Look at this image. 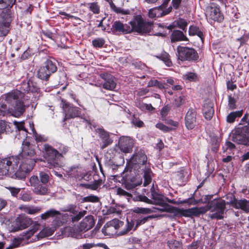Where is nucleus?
Here are the masks:
<instances>
[{
	"label": "nucleus",
	"instance_id": "f257e3e1",
	"mask_svg": "<svg viewBox=\"0 0 249 249\" xmlns=\"http://www.w3.org/2000/svg\"><path fill=\"white\" fill-rule=\"evenodd\" d=\"M225 208V200L214 199L205 207H195L186 210L179 209L178 212L183 216L190 217L199 216L200 214L210 211L211 213L209 214V217L211 219H222Z\"/></svg>",
	"mask_w": 249,
	"mask_h": 249
},
{
	"label": "nucleus",
	"instance_id": "f03ea898",
	"mask_svg": "<svg viewBox=\"0 0 249 249\" xmlns=\"http://www.w3.org/2000/svg\"><path fill=\"white\" fill-rule=\"evenodd\" d=\"M147 156L143 151H140L134 154L129 161L131 168L138 172V174L143 173L144 186L151 181L152 172L147 161Z\"/></svg>",
	"mask_w": 249,
	"mask_h": 249
},
{
	"label": "nucleus",
	"instance_id": "7ed1b4c3",
	"mask_svg": "<svg viewBox=\"0 0 249 249\" xmlns=\"http://www.w3.org/2000/svg\"><path fill=\"white\" fill-rule=\"evenodd\" d=\"M44 147V158L48 163V167L50 169L61 167L62 166L61 159L68 152V147L61 145L58 147V150L48 144H45Z\"/></svg>",
	"mask_w": 249,
	"mask_h": 249
},
{
	"label": "nucleus",
	"instance_id": "20e7f679",
	"mask_svg": "<svg viewBox=\"0 0 249 249\" xmlns=\"http://www.w3.org/2000/svg\"><path fill=\"white\" fill-rule=\"evenodd\" d=\"M24 97V93L18 90H12L11 92L3 94L2 98L7 104L9 105L10 108H14L16 106L19 105L23 108L21 111V115L25 112L27 107L24 105L22 99Z\"/></svg>",
	"mask_w": 249,
	"mask_h": 249
},
{
	"label": "nucleus",
	"instance_id": "39448f33",
	"mask_svg": "<svg viewBox=\"0 0 249 249\" xmlns=\"http://www.w3.org/2000/svg\"><path fill=\"white\" fill-rule=\"evenodd\" d=\"M19 162L18 157H11L0 160V176L10 177Z\"/></svg>",
	"mask_w": 249,
	"mask_h": 249
},
{
	"label": "nucleus",
	"instance_id": "423d86ee",
	"mask_svg": "<svg viewBox=\"0 0 249 249\" xmlns=\"http://www.w3.org/2000/svg\"><path fill=\"white\" fill-rule=\"evenodd\" d=\"M249 125L234 129L230 134L231 140L238 144L249 145Z\"/></svg>",
	"mask_w": 249,
	"mask_h": 249
},
{
	"label": "nucleus",
	"instance_id": "0eeeda50",
	"mask_svg": "<svg viewBox=\"0 0 249 249\" xmlns=\"http://www.w3.org/2000/svg\"><path fill=\"white\" fill-rule=\"evenodd\" d=\"M35 146L30 143L27 140L22 142V151L20 153V157L21 158V161L27 162L28 164L32 163L35 165L36 162L35 158L36 152L35 149Z\"/></svg>",
	"mask_w": 249,
	"mask_h": 249
},
{
	"label": "nucleus",
	"instance_id": "6e6552de",
	"mask_svg": "<svg viewBox=\"0 0 249 249\" xmlns=\"http://www.w3.org/2000/svg\"><path fill=\"white\" fill-rule=\"evenodd\" d=\"M129 23L131 25L130 28H132V31L137 32L141 34L149 33L152 28V24L144 21L140 16H136Z\"/></svg>",
	"mask_w": 249,
	"mask_h": 249
},
{
	"label": "nucleus",
	"instance_id": "1a4fd4ad",
	"mask_svg": "<svg viewBox=\"0 0 249 249\" xmlns=\"http://www.w3.org/2000/svg\"><path fill=\"white\" fill-rule=\"evenodd\" d=\"M178 58L181 61H196L198 59L197 52L193 48L178 46L177 48Z\"/></svg>",
	"mask_w": 249,
	"mask_h": 249
},
{
	"label": "nucleus",
	"instance_id": "9d476101",
	"mask_svg": "<svg viewBox=\"0 0 249 249\" xmlns=\"http://www.w3.org/2000/svg\"><path fill=\"white\" fill-rule=\"evenodd\" d=\"M61 106L65 113L64 121L81 116V110L79 107L69 104L64 100L61 101Z\"/></svg>",
	"mask_w": 249,
	"mask_h": 249
},
{
	"label": "nucleus",
	"instance_id": "9b49d317",
	"mask_svg": "<svg viewBox=\"0 0 249 249\" xmlns=\"http://www.w3.org/2000/svg\"><path fill=\"white\" fill-rule=\"evenodd\" d=\"M31 186L34 188L33 192L37 195L45 196L50 193V190L46 184L40 182L37 176H32L30 178Z\"/></svg>",
	"mask_w": 249,
	"mask_h": 249
},
{
	"label": "nucleus",
	"instance_id": "f8f14e48",
	"mask_svg": "<svg viewBox=\"0 0 249 249\" xmlns=\"http://www.w3.org/2000/svg\"><path fill=\"white\" fill-rule=\"evenodd\" d=\"M123 225V221L118 219H113L104 225L102 231L105 235L113 236L117 233L118 230Z\"/></svg>",
	"mask_w": 249,
	"mask_h": 249
},
{
	"label": "nucleus",
	"instance_id": "ddd939ff",
	"mask_svg": "<svg viewBox=\"0 0 249 249\" xmlns=\"http://www.w3.org/2000/svg\"><path fill=\"white\" fill-rule=\"evenodd\" d=\"M151 196L153 199V204L159 205L163 207V208H156V210L165 212H171L172 211V207L166 203V197L163 195L157 193L154 190H152Z\"/></svg>",
	"mask_w": 249,
	"mask_h": 249
},
{
	"label": "nucleus",
	"instance_id": "4468645a",
	"mask_svg": "<svg viewBox=\"0 0 249 249\" xmlns=\"http://www.w3.org/2000/svg\"><path fill=\"white\" fill-rule=\"evenodd\" d=\"M34 166V165H32V162L30 164H28L27 162L21 161L19 168H18V165L14 170L15 172L13 174H11L10 177L14 178L15 177L18 179H24L25 178L26 174L32 170Z\"/></svg>",
	"mask_w": 249,
	"mask_h": 249
},
{
	"label": "nucleus",
	"instance_id": "2eb2a0df",
	"mask_svg": "<svg viewBox=\"0 0 249 249\" xmlns=\"http://www.w3.org/2000/svg\"><path fill=\"white\" fill-rule=\"evenodd\" d=\"M31 218L23 215L18 216L12 225V231H17L28 227L32 224Z\"/></svg>",
	"mask_w": 249,
	"mask_h": 249
},
{
	"label": "nucleus",
	"instance_id": "dca6fc26",
	"mask_svg": "<svg viewBox=\"0 0 249 249\" xmlns=\"http://www.w3.org/2000/svg\"><path fill=\"white\" fill-rule=\"evenodd\" d=\"M23 110L21 106L17 105L13 108L7 107V105L2 103L0 104V116H4L10 114L16 117H18L21 115V111Z\"/></svg>",
	"mask_w": 249,
	"mask_h": 249
},
{
	"label": "nucleus",
	"instance_id": "f3484780",
	"mask_svg": "<svg viewBox=\"0 0 249 249\" xmlns=\"http://www.w3.org/2000/svg\"><path fill=\"white\" fill-rule=\"evenodd\" d=\"M119 147L124 153H129L133 146V141L128 137H121L119 141Z\"/></svg>",
	"mask_w": 249,
	"mask_h": 249
},
{
	"label": "nucleus",
	"instance_id": "a211bd4d",
	"mask_svg": "<svg viewBox=\"0 0 249 249\" xmlns=\"http://www.w3.org/2000/svg\"><path fill=\"white\" fill-rule=\"evenodd\" d=\"M100 77L104 79L105 82L103 84L104 89L112 90L116 86V83L114 80V77L110 74L107 73H103L100 74Z\"/></svg>",
	"mask_w": 249,
	"mask_h": 249
},
{
	"label": "nucleus",
	"instance_id": "6ab92c4d",
	"mask_svg": "<svg viewBox=\"0 0 249 249\" xmlns=\"http://www.w3.org/2000/svg\"><path fill=\"white\" fill-rule=\"evenodd\" d=\"M228 203L235 209H240L246 213H249V200L246 199L238 200L233 196Z\"/></svg>",
	"mask_w": 249,
	"mask_h": 249
},
{
	"label": "nucleus",
	"instance_id": "aec40b11",
	"mask_svg": "<svg viewBox=\"0 0 249 249\" xmlns=\"http://www.w3.org/2000/svg\"><path fill=\"white\" fill-rule=\"evenodd\" d=\"M100 138L102 142L100 143V147L102 149H104L110 144H111L113 141L110 138L109 133L102 128H98L97 130Z\"/></svg>",
	"mask_w": 249,
	"mask_h": 249
},
{
	"label": "nucleus",
	"instance_id": "412c9836",
	"mask_svg": "<svg viewBox=\"0 0 249 249\" xmlns=\"http://www.w3.org/2000/svg\"><path fill=\"white\" fill-rule=\"evenodd\" d=\"M196 111L193 109H190L187 112L185 116V124L188 129H192L196 125Z\"/></svg>",
	"mask_w": 249,
	"mask_h": 249
},
{
	"label": "nucleus",
	"instance_id": "4be33fe9",
	"mask_svg": "<svg viewBox=\"0 0 249 249\" xmlns=\"http://www.w3.org/2000/svg\"><path fill=\"white\" fill-rule=\"evenodd\" d=\"M208 16L209 20L219 22H221L224 19L223 15L217 7H211L208 12Z\"/></svg>",
	"mask_w": 249,
	"mask_h": 249
},
{
	"label": "nucleus",
	"instance_id": "5701e85b",
	"mask_svg": "<svg viewBox=\"0 0 249 249\" xmlns=\"http://www.w3.org/2000/svg\"><path fill=\"white\" fill-rule=\"evenodd\" d=\"M113 32H120L123 33H129L132 32V28L127 24H124L120 21H116L112 24L111 28Z\"/></svg>",
	"mask_w": 249,
	"mask_h": 249
},
{
	"label": "nucleus",
	"instance_id": "b1692460",
	"mask_svg": "<svg viewBox=\"0 0 249 249\" xmlns=\"http://www.w3.org/2000/svg\"><path fill=\"white\" fill-rule=\"evenodd\" d=\"M94 225V221L93 216L88 215L83 220L79 226L81 229V230H83L85 232L91 229Z\"/></svg>",
	"mask_w": 249,
	"mask_h": 249
},
{
	"label": "nucleus",
	"instance_id": "393cba45",
	"mask_svg": "<svg viewBox=\"0 0 249 249\" xmlns=\"http://www.w3.org/2000/svg\"><path fill=\"white\" fill-rule=\"evenodd\" d=\"M81 228L79 225H78L76 227L71 228V227H68L65 229V231L68 233V236H70L73 238H76L77 239L82 238V233L84 232L83 230H81Z\"/></svg>",
	"mask_w": 249,
	"mask_h": 249
},
{
	"label": "nucleus",
	"instance_id": "a878e982",
	"mask_svg": "<svg viewBox=\"0 0 249 249\" xmlns=\"http://www.w3.org/2000/svg\"><path fill=\"white\" fill-rule=\"evenodd\" d=\"M203 111L205 118L207 120H211L214 114L213 104L211 102L205 104L203 106Z\"/></svg>",
	"mask_w": 249,
	"mask_h": 249
},
{
	"label": "nucleus",
	"instance_id": "bb28decb",
	"mask_svg": "<svg viewBox=\"0 0 249 249\" xmlns=\"http://www.w3.org/2000/svg\"><path fill=\"white\" fill-rule=\"evenodd\" d=\"M171 40L172 42H174L181 41H188V39L182 31L174 30L171 36Z\"/></svg>",
	"mask_w": 249,
	"mask_h": 249
},
{
	"label": "nucleus",
	"instance_id": "cd10ccee",
	"mask_svg": "<svg viewBox=\"0 0 249 249\" xmlns=\"http://www.w3.org/2000/svg\"><path fill=\"white\" fill-rule=\"evenodd\" d=\"M61 214V213L53 209H51L42 213L40 217L43 220H46L49 218H57Z\"/></svg>",
	"mask_w": 249,
	"mask_h": 249
},
{
	"label": "nucleus",
	"instance_id": "c85d7f7f",
	"mask_svg": "<svg viewBox=\"0 0 249 249\" xmlns=\"http://www.w3.org/2000/svg\"><path fill=\"white\" fill-rule=\"evenodd\" d=\"M163 8L162 6L160 5L158 7L151 9L149 12V16L151 18L160 17L167 14V13H165L163 11Z\"/></svg>",
	"mask_w": 249,
	"mask_h": 249
},
{
	"label": "nucleus",
	"instance_id": "c756f323",
	"mask_svg": "<svg viewBox=\"0 0 249 249\" xmlns=\"http://www.w3.org/2000/svg\"><path fill=\"white\" fill-rule=\"evenodd\" d=\"M53 73V72L49 71L44 66H42L38 70L37 75L39 78L43 80H47Z\"/></svg>",
	"mask_w": 249,
	"mask_h": 249
},
{
	"label": "nucleus",
	"instance_id": "7c9ffc66",
	"mask_svg": "<svg viewBox=\"0 0 249 249\" xmlns=\"http://www.w3.org/2000/svg\"><path fill=\"white\" fill-rule=\"evenodd\" d=\"M140 184V182L136 181L135 178L133 177L130 179H126L124 183L125 188L128 190H131Z\"/></svg>",
	"mask_w": 249,
	"mask_h": 249
},
{
	"label": "nucleus",
	"instance_id": "2f4dec72",
	"mask_svg": "<svg viewBox=\"0 0 249 249\" xmlns=\"http://www.w3.org/2000/svg\"><path fill=\"white\" fill-rule=\"evenodd\" d=\"M10 25V19L7 21H0V36H6L8 32Z\"/></svg>",
	"mask_w": 249,
	"mask_h": 249
},
{
	"label": "nucleus",
	"instance_id": "473e14b6",
	"mask_svg": "<svg viewBox=\"0 0 249 249\" xmlns=\"http://www.w3.org/2000/svg\"><path fill=\"white\" fill-rule=\"evenodd\" d=\"M189 34L190 36H197L202 41L204 39V36L202 32L198 27L195 25H191L189 27Z\"/></svg>",
	"mask_w": 249,
	"mask_h": 249
},
{
	"label": "nucleus",
	"instance_id": "72a5a7b5",
	"mask_svg": "<svg viewBox=\"0 0 249 249\" xmlns=\"http://www.w3.org/2000/svg\"><path fill=\"white\" fill-rule=\"evenodd\" d=\"M133 212L136 213L150 214L156 212V207H153L152 208L135 207L133 210Z\"/></svg>",
	"mask_w": 249,
	"mask_h": 249
},
{
	"label": "nucleus",
	"instance_id": "f704fd0d",
	"mask_svg": "<svg viewBox=\"0 0 249 249\" xmlns=\"http://www.w3.org/2000/svg\"><path fill=\"white\" fill-rule=\"evenodd\" d=\"M156 57L162 60L167 67L172 66V62L170 59V55L168 53L163 52L159 55H156Z\"/></svg>",
	"mask_w": 249,
	"mask_h": 249
},
{
	"label": "nucleus",
	"instance_id": "c9c22d12",
	"mask_svg": "<svg viewBox=\"0 0 249 249\" xmlns=\"http://www.w3.org/2000/svg\"><path fill=\"white\" fill-rule=\"evenodd\" d=\"M19 208L27 213L30 214H34L39 213L41 210V208L38 207L22 206Z\"/></svg>",
	"mask_w": 249,
	"mask_h": 249
},
{
	"label": "nucleus",
	"instance_id": "e433bc0d",
	"mask_svg": "<svg viewBox=\"0 0 249 249\" xmlns=\"http://www.w3.org/2000/svg\"><path fill=\"white\" fill-rule=\"evenodd\" d=\"M44 67L51 72L54 73L57 71V67L54 61L51 59L47 60L44 63Z\"/></svg>",
	"mask_w": 249,
	"mask_h": 249
},
{
	"label": "nucleus",
	"instance_id": "4c0bfd02",
	"mask_svg": "<svg viewBox=\"0 0 249 249\" xmlns=\"http://www.w3.org/2000/svg\"><path fill=\"white\" fill-rule=\"evenodd\" d=\"M54 231L50 228L46 227L41 230L37 235L38 239L44 238L52 235Z\"/></svg>",
	"mask_w": 249,
	"mask_h": 249
},
{
	"label": "nucleus",
	"instance_id": "58836bf2",
	"mask_svg": "<svg viewBox=\"0 0 249 249\" xmlns=\"http://www.w3.org/2000/svg\"><path fill=\"white\" fill-rule=\"evenodd\" d=\"M243 111H236L230 113L227 117V121L229 123H232L236 118L241 117L242 115Z\"/></svg>",
	"mask_w": 249,
	"mask_h": 249
},
{
	"label": "nucleus",
	"instance_id": "ea45409f",
	"mask_svg": "<svg viewBox=\"0 0 249 249\" xmlns=\"http://www.w3.org/2000/svg\"><path fill=\"white\" fill-rule=\"evenodd\" d=\"M108 2L111 8L113 10L117 13H120L123 15H127L129 14L128 10H124L121 8L117 7L114 3L113 2L112 0H106Z\"/></svg>",
	"mask_w": 249,
	"mask_h": 249
},
{
	"label": "nucleus",
	"instance_id": "a19ab883",
	"mask_svg": "<svg viewBox=\"0 0 249 249\" xmlns=\"http://www.w3.org/2000/svg\"><path fill=\"white\" fill-rule=\"evenodd\" d=\"M157 217L156 215H152L137 219L136 220V226L134 230H136L139 226L145 224L149 219H151Z\"/></svg>",
	"mask_w": 249,
	"mask_h": 249
},
{
	"label": "nucleus",
	"instance_id": "79ce46f5",
	"mask_svg": "<svg viewBox=\"0 0 249 249\" xmlns=\"http://www.w3.org/2000/svg\"><path fill=\"white\" fill-rule=\"evenodd\" d=\"M16 0H0V9L11 8Z\"/></svg>",
	"mask_w": 249,
	"mask_h": 249
},
{
	"label": "nucleus",
	"instance_id": "37998d69",
	"mask_svg": "<svg viewBox=\"0 0 249 249\" xmlns=\"http://www.w3.org/2000/svg\"><path fill=\"white\" fill-rule=\"evenodd\" d=\"M167 245L170 249H181V244L179 241L172 239L168 241Z\"/></svg>",
	"mask_w": 249,
	"mask_h": 249
},
{
	"label": "nucleus",
	"instance_id": "c03bdc74",
	"mask_svg": "<svg viewBox=\"0 0 249 249\" xmlns=\"http://www.w3.org/2000/svg\"><path fill=\"white\" fill-rule=\"evenodd\" d=\"M38 177L39 181L43 184H47L50 181V176L49 174L45 172H39Z\"/></svg>",
	"mask_w": 249,
	"mask_h": 249
},
{
	"label": "nucleus",
	"instance_id": "a18cd8bd",
	"mask_svg": "<svg viewBox=\"0 0 249 249\" xmlns=\"http://www.w3.org/2000/svg\"><path fill=\"white\" fill-rule=\"evenodd\" d=\"M40 226L39 224L36 222L33 225V228L30 231L25 232V238L28 239L33 235L38 230Z\"/></svg>",
	"mask_w": 249,
	"mask_h": 249
},
{
	"label": "nucleus",
	"instance_id": "49530a36",
	"mask_svg": "<svg viewBox=\"0 0 249 249\" xmlns=\"http://www.w3.org/2000/svg\"><path fill=\"white\" fill-rule=\"evenodd\" d=\"M87 213V212L85 210L80 211L74 214L75 215L71 217V222H75L78 221L83 217H84Z\"/></svg>",
	"mask_w": 249,
	"mask_h": 249
},
{
	"label": "nucleus",
	"instance_id": "de8ad7c7",
	"mask_svg": "<svg viewBox=\"0 0 249 249\" xmlns=\"http://www.w3.org/2000/svg\"><path fill=\"white\" fill-rule=\"evenodd\" d=\"M99 201V197L97 196L94 195H90L89 196H87L86 197H84L82 199V203L83 202H97Z\"/></svg>",
	"mask_w": 249,
	"mask_h": 249
},
{
	"label": "nucleus",
	"instance_id": "09e8293b",
	"mask_svg": "<svg viewBox=\"0 0 249 249\" xmlns=\"http://www.w3.org/2000/svg\"><path fill=\"white\" fill-rule=\"evenodd\" d=\"M117 194L120 196H125L128 200L132 197V195L130 193L125 191L121 188H118L117 189Z\"/></svg>",
	"mask_w": 249,
	"mask_h": 249
},
{
	"label": "nucleus",
	"instance_id": "8fccbe9b",
	"mask_svg": "<svg viewBox=\"0 0 249 249\" xmlns=\"http://www.w3.org/2000/svg\"><path fill=\"white\" fill-rule=\"evenodd\" d=\"M134 223L133 222H129L127 221V224L126 225V229L124 230H123L119 232L118 233V235H123L126 234L128 233L130 231H131L133 227Z\"/></svg>",
	"mask_w": 249,
	"mask_h": 249
},
{
	"label": "nucleus",
	"instance_id": "3c124183",
	"mask_svg": "<svg viewBox=\"0 0 249 249\" xmlns=\"http://www.w3.org/2000/svg\"><path fill=\"white\" fill-rule=\"evenodd\" d=\"M105 41L103 38H97L92 40V43L94 47L101 48L105 44Z\"/></svg>",
	"mask_w": 249,
	"mask_h": 249
},
{
	"label": "nucleus",
	"instance_id": "603ef678",
	"mask_svg": "<svg viewBox=\"0 0 249 249\" xmlns=\"http://www.w3.org/2000/svg\"><path fill=\"white\" fill-rule=\"evenodd\" d=\"M62 211L64 212H68L73 214H76L78 212L76 210V206L74 204L68 205L66 208L63 209Z\"/></svg>",
	"mask_w": 249,
	"mask_h": 249
},
{
	"label": "nucleus",
	"instance_id": "864d4df0",
	"mask_svg": "<svg viewBox=\"0 0 249 249\" xmlns=\"http://www.w3.org/2000/svg\"><path fill=\"white\" fill-rule=\"evenodd\" d=\"M27 238H25V233H24V234L23 235L22 237H19L18 238H15L12 243V247L14 248H16L18 247L20 244L22 243V241Z\"/></svg>",
	"mask_w": 249,
	"mask_h": 249
},
{
	"label": "nucleus",
	"instance_id": "5fc2aeb1",
	"mask_svg": "<svg viewBox=\"0 0 249 249\" xmlns=\"http://www.w3.org/2000/svg\"><path fill=\"white\" fill-rule=\"evenodd\" d=\"M183 78L189 81H196L197 79L196 75L193 72H188L183 75Z\"/></svg>",
	"mask_w": 249,
	"mask_h": 249
},
{
	"label": "nucleus",
	"instance_id": "6e6d98bb",
	"mask_svg": "<svg viewBox=\"0 0 249 249\" xmlns=\"http://www.w3.org/2000/svg\"><path fill=\"white\" fill-rule=\"evenodd\" d=\"M228 105L231 109H233L236 108V101L233 97L231 95L228 96Z\"/></svg>",
	"mask_w": 249,
	"mask_h": 249
},
{
	"label": "nucleus",
	"instance_id": "4d7b16f0",
	"mask_svg": "<svg viewBox=\"0 0 249 249\" xmlns=\"http://www.w3.org/2000/svg\"><path fill=\"white\" fill-rule=\"evenodd\" d=\"M184 99L183 96L177 97L174 102V105L177 107H180L181 105L184 103Z\"/></svg>",
	"mask_w": 249,
	"mask_h": 249
},
{
	"label": "nucleus",
	"instance_id": "13d9d810",
	"mask_svg": "<svg viewBox=\"0 0 249 249\" xmlns=\"http://www.w3.org/2000/svg\"><path fill=\"white\" fill-rule=\"evenodd\" d=\"M156 126L157 128L164 132H169L172 130V128L169 127L162 123H158L156 125Z\"/></svg>",
	"mask_w": 249,
	"mask_h": 249
},
{
	"label": "nucleus",
	"instance_id": "bf43d9fd",
	"mask_svg": "<svg viewBox=\"0 0 249 249\" xmlns=\"http://www.w3.org/2000/svg\"><path fill=\"white\" fill-rule=\"evenodd\" d=\"M90 9L94 14H98L100 11V8L97 3H92L90 5Z\"/></svg>",
	"mask_w": 249,
	"mask_h": 249
},
{
	"label": "nucleus",
	"instance_id": "052dcab7",
	"mask_svg": "<svg viewBox=\"0 0 249 249\" xmlns=\"http://www.w3.org/2000/svg\"><path fill=\"white\" fill-rule=\"evenodd\" d=\"M137 200L144 202L148 204H153V201L149 199L147 197L145 196L140 195L137 196Z\"/></svg>",
	"mask_w": 249,
	"mask_h": 249
},
{
	"label": "nucleus",
	"instance_id": "680f3d73",
	"mask_svg": "<svg viewBox=\"0 0 249 249\" xmlns=\"http://www.w3.org/2000/svg\"><path fill=\"white\" fill-rule=\"evenodd\" d=\"M34 136L36 141L37 142H44L47 141V138L43 135L38 134L37 133H36L34 134Z\"/></svg>",
	"mask_w": 249,
	"mask_h": 249
},
{
	"label": "nucleus",
	"instance_id": "e2e57ef3",
	"mask_svg": "<svg viewBox=\"0 0 249 249\" xmlns=\"http://www.w3.org/2000/svg\"><path fill=\"white\" fill-rule=\"evenodd\" d=\"M178 25L179 28L184 30L187 25V22L184 19H180L178 21Z\"/></svg>",
	"mask_w": 249,
	"mask_h": 249
},
{
	"label": "nucleus",
	"instance_id": "0e129e2a",
	"mask_svg": "<svg viewBox=\"0 0 249 249\" xmlns=\"http://www.w3.org/2000/svg\"><path fill=\"white\" fill-rule=\"evenodd\" d=\"M32 197L31 195L28 193L23 194L21 196V199L24 201H29L32 199Z\"/></svg>",
	"mask_w": 249,
	"mask_h": 249
},
{
	"label": "nucleus",
	"instance_id": "69168bd1",
	"mask_svg": "<svg viewBox=\"0 0 249 249\" xmlns=\"http://www.w3.org/2000/svg\"><path fill=\"white\" fill-rule=\"evenodd\" d=\"M3 19L1 21H7L8 18L10 19V23L12 20V17L10 12H7L2 15Z\"/></svg>",
	"mask_w": 249,
	"mask_h": 249
},
{
	"label": "nucleus",
	"instance_id": "338daca9",
	"mask_svg": "<svg viewBox=\"0 0 249 249\" xmlns=\"http://www.w3.org/2000/svg\"><path fill=\"white\" fill-rule=\"evenodd\" d=\"M9 190L12 194V195L14 196H16L19 192L20 189V188H9Z\"/></svg>",
	"mask_w": 249,
	"mask_h": 249
},
{
	"label": "nucleus",
	"instance_id": "774afa93",
	"mask_svg": "<svg viewBox=\"0 0 249 249\" xmlns=\"http://www.w3.org/2000/svg\"><path fill=\"white\" fill-rule=\"evenodd\" d=\"M199 242L196 241L193 242L189 246L188 249H197L198 248Z\"/></svg>",
	"mask_w": 249,
	"mask_h": 249
}]
</instances>
